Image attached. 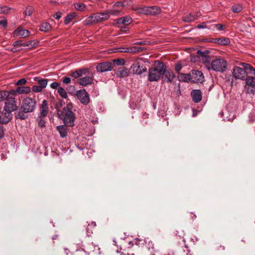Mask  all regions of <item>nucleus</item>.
<instances>
[{"mask_svg": "<svg viewBox=\"0 0 255 255\" xmlns=\"http://www.w3.org/2000/svg\"><path fill=\"white\" fill-rule=\"evenodd\" d=\"M157 64L148 70V79L150 82L157 81L161 75L165 73V65L160 61L156 62Z\"/></svg>", "mask_w": 255, "mask_h": 255, "instance_id": "1", "label": "nucleus"}, {"mask_svg": "<svg viewBox=\"0 0 255 255\" xmlns=\"http://www.w3.org/2000/svg\"><path fill=\"white\" fill-rule=\"evenodd\" d=\"M72 104L70 103L67 104L66 107L63 108L62 112L61 119L65 125L72 127L74 125L75 119V114L72 111Z\"/></svg>", "mask_w": 255, "mask_h": 255, "instance_id": "2", "label": "nucleus"}, {"mask_svg": "<svg viewBox=\"0 0 255 255\" xmlns=\"http://www.w3.org/2000/svg\"><path fill=\"white\" fill-rule=\"evenodd\" d=\"M228 63L226 60L221 58H216L211 62L208 70L223 73L227 68Z\"/></svg>", "mask_w": 255, "mask_h": 255, "instance_id": "3", "label": "nucleus"}, {"mask_svg": "<svg viewBox=\"0 0 255 255\" xmlns=\"http://www.w3.org/2000/svg\"><path fill=\"white\" fill-rule=\"evenodd\" d=\"M36 105V102L34 99L27 97L22 100L20 110L26 113H31L34 111Z\"/></svg>", "mask_w": 255, "mask_h": 255, "instance_id": "4", "label": "nucleus"}, {"mask_svg": "<svg viewBox=\"0 0 255 255\" xmlns=\"http://www.w3.org/2000/svg\"><path fill=\"white\" fill-rule=\"evenodd\" d=\"M4 110L7 112V115L11 114L13 111L17 109L15 99L14 97H8L5 102Z\"/></svg>", "mask_w": 255, "mask_h": 255, "instance_id": "5", "label": "nucleus"}, {"mask_svg": "<svg viewBox=\"0 0 255 255\" xmlns=\"http://www.w3.org/2000/svg\"><path fill=\"white\" fill-rule=\"evenodd\" d=\"M209 51L208 50H205L204 51L198 50L197 52V58L204 63L207 69L209 68V65H210L211 63V58L209 55Z\"/></svg>", "mask_w": 255, "mask_h": 255, "instance_id": "6", "label": "nucleus"}, {"mask_svg": "<svg viewBox=\"0 0 255 255\" xmlns=\"http://www.w3.org/2000/svg\"><path fill=\"white\" fill-rule=\"evenodd\" d=\"M130 69L133 74L140 75L146 71L144 65L139 61H135L130 67Z\"/></svg>", "mask_w": 255, "mask_h": 255, "instance_id": "7", "label": "nucleus"}, {"mask_svg": "<svg viewBox=\"0 0 255 255\" xmlns=\"http://www.w3.org/2000/svg\"><path fill=\"white\" fill-rule=\"evenodd\" d=\"M233 76L236 79L244 80L247 75L246 70L241 67L236 66L233 70Z\"/></svg>", "mask_w": 255, "mask_h": 255, "instance_id": "8", "label": "nucleus"}, {"mask_svg": "<svg viewBox=\"0 0 255 255\" xmlns=\"http://www.w3.org/2000/svg\"><path fill=\"white\" fill-rule=\"evenodd\" d=\"M76 96L82 104L87 105L90 102L89 95L85 90H80L77 92Z\"/></svg>", "mask_w": 255, "mask_h": 255, "instance_id": "9", "label": "nucleus"}, {"mask_svg": "<svg viewBox=\"0 0 255 255\" xmlns=\"http://www.w3.org/2000/svg\"><path fill=\"white\" fill-rule=\"evenodd\" d=\"M113 68V64L109 62L99 63L96 67L97 71L100 73L111 71Z\"/></svg>", "mask_w": 255, "mask_h": 255, "instance_id": "10", "label": "nucleus"}, {"mask_svg": "<svg viewBox=\"0 0 255 255\" xmlns=\"http://www.w3.org/2000/svg\"><path fill=\"white\" fill-rule=\"evenodd\" d=\"M30 32L27 29H23L21 27H17L13 32L14 37H20L26 38L29 35Z\"/></svg>", "mask_w": 255, "mask_h": 255, "instance_id": "11", "label": "nucleus"}, {"mask_svg": "<svg viewBox=\"0 0 255 255\" xmlns=\"http://www.w3.org/2000/svg\"><path fill=\"white\" fill-rule=\"evenodd\" d=\"M96 23L105 21L109 18V13L106 11L103 12H97L93 13Z\"/></svg>", "mask_w": 255, "mask_h": 255, "instance_id": "12", "label": "nucleus"}, {"mask_svg": "<svg viewBox=\"0 0 255 255\" xmlns=\"http://www.w3.org/2000/svg\"><path fill=\"white\" fill-rule=\"evenodd\" d=\"M163 80L167 82H171L175 77L173 72L171 70H166V67L165 65V73H163Z\"/></svg>", "mask_w": 255, "mask_h": 255, "instance_id": "13", "label": "nucleus"}, {"mask_svg": "<svg viewBox=\"0 0 255 255\" xmlns=\"http://www.w3.org/2000/svg\"><path fill=\"white\" fill-rule=\"evenodd\" d=\"M192 74V80L194 82H201L203 81L204 77L201 71L198 70H193Z\"/></svg>", "mask_w": 255, "mask_h": 255, "instance_id": "14", "label": "nucleus"}, {"mask_svg": "<svg viewBox=\"0 0 255 255\" xmlns=\"http://www.w3.org/2000/svg\"><path fill=\"white\" fill-rule=\"evenodd\" d=\"M35 43L34 41H29L26 42H22V40H18L14 42L13 45L15 47H28V48H31L34 47Z\"/></svg>", "mask_w": 255, "mask_h": 255, "instance_id": "15", "label": "nucleus"}, {"mask_svg": "<svg viewBox=\"0 0 255 255\" xmlns=\"http://www.w3.org/2000/svg\"><path fill=\"white\" fill-rule=\"evenodd\" d=\"M192 100L195 103H199L202 100V93L200 90H193L191 93Z\"/></svg>", "mask_w": 255, "mask_h": 255, "instance_id": "16", "label": "nucleus"}, {"mask_svg": "<svg viewBox=\"0 0 255 255\" xmlns=\"http://www.w3.org/2000/svg\"><path fill=\"white\" fill-rule=\"evenodd\" d=\"M200 15V13L198 12L194 13H190L188 15L184 16L183 20L186 22H192L199 17Z\"/></svg>", "mask_w": 255, "mask_h": 255, "instance_id": "17", "label": "nucleus"}, {"mask_svg": "<svg viewBox=\"0 0 255 255\" xmlns=\"http://www.w3.org/2000/svg\"><path fill=\"white\" fill-rule=\"evenodd\" d=\"M93 81V78L92 76H87L80 78L78 80V83L83 86H86L88 85L91 84Z\"/></svg>", "mask_w": 255, "mask_h": 255, "instance_id": "18", "label": "nucleus"}, {"mask_svg": "<svg viewBox=\"0 0 255 255\" xmlns=\"http://www.w3.org/2000/svg\"><path fill=\"white\" fill-rule=\"evenodd\" d=\"M48 111V102L46 100H43L40 108L39 115L46 117Z\"/></svg>", "mask_w": 255, "mask_h": 255, "instance_id": "19", "label": "nucleus"}, {"mask_svg": "<svg viewBox=\"0 0 255 255\" xmlns=\"http://www.w3.org/2000/svg\"><path fill=\"white\" fill-rule=\"evenodd\" d=\"M214 43L221 45H228L230 44V40L227 37H220L216 38Z\"/></svg>", "mask_w": 255, "mask_h": 255, "instance_id": "20", "label": "nucleus"}, {"mask_svg": "<svg viewBox=\"0 0 255 255\" xmlns=\"http://www.w3.org/2000/svg\"><path fill=\"white\" fill-rule=\"evenodd\" d=\"M132 21V18L129 16H125L117 19L118 24H122L125 25H128L131 23Z\"/></svg>", "mask_w": 255, "mask_h": 255, "instance_id": "21", "label": "nucleus"}, {"mask_svg": "<svg viewBox=\"0 0 255 255\" xmlns=\"http://www.w3.org/2000/svg\"><path fill=\"white\" fill-rule=\"evenodd\" d=\"M88 72V69L87 68H82L73 72L71 75L74 78H78L83 75L86 74Z\"/></svg>", "mask_w": 255, "mask_h": 255, "instance_id": "22", "label": "nucleus"}, {"mask_svg": "<svg viewBox=\"0 0 255 255\" xmlns=\"http://www.w3.org/2000/svg\"><path fill=\"white\" fill-rule=\"evenodd\" d=\"M177 78L180 82H188L192 80L191 75L189 74L179 73Z\"/></svg>", "mask_w": 255, "mask_h": 255, "instance_id": "23", "label": "nucleus"}, {"mask_svg": "<svg viewBox=\"0 0 255 255\" xmlns=\"http://www.w3.org/2000/svg\"><path fill=\"white\" fill-rule=\"evenodd\" d=\"M83 24L85 26H91L96 24V20L94 14H92L87 17L83 22Z\"/></svg>", "mask_w": 255, "mask_h": 255, "instance_id": "24", "label": "nucleus"}, {"mask_svg": "<svg viewBox=\"0 0 255 255\" xmlns=\"http://www.w3.org/2000/svg\"><path fill=\"white\" fill-rule=\"evenodd\" d=\"M92 248L89 249L87 247H85L84 249H79L76 250L73 255H89V253L92 250Z\"/></svg>", "mask_w": 255, "mask_h": 255, "instance_id": "25", "label": "nucleus"}, {"mask_svg": "<svg viewBox=\"0 0 255 255\" xmlns=\"http://www.w3.org/2000/svg\"><path fill=\"white\" fill-rule=\"evenodd\" d=\"M132 9L140 14H148L149 13V6L137 7L132 8Z\"/></svg>", "mask_w": 255, "mask_h": 255, "instance_id": "26", "label": "nucleus"}, {"mask_svg": "<svg viewBox=\"0 0 255 255\" xmlns=\"http://www.w3.org/2000/svg\"><path fill=\"white\" fill-rule=\"evenodd\" d=\"M56 128L61 137L63 138L66 136L67 134V128L64 125L58 126L56 127Z\"/></svg>", "mask_w": 255, "mask_h": 255, "instance_id": "27", "label": "nucleus"}, {"mask_svg": "<svg viewBox=\"0 0 255 255\" xmlns=\"http://www.w3.org/2000/svg\"><path fill=\"white\" fill-rule=\"evenodd\" d=\"M160 8L156 6H149V13L148 14L151 15H156L160 13Z\"/></svg>", "mask_w": 255, "mask_h": 255, "instance_id": "28", "label": "nucleus"}, {"mask_svg": "<svg viewBox=\"0 0 255 255\" xmlns=\"http://www.w3.org/2000/svg\"><path fill=\"white\" fill-rule=\"evenodd\" d=\"M51 29H52L51 26L48 22H43L40 25V30L41 31H43L45 32H48L51 30Z\"/></svg>", "mask_w": 255, "mask_h": 255, "instance_id": "29", "label": "nucleus"}, {"mask_svg": "<svg viewBox=\"0 0 255 255\" xmlns=\"http://www.w3.org/2000/svg\"><path fill=\"white\" fill-rule=\"evenodd\" d=\"M34 80L37 82L42 88H45L47 86L48 81L46 79H42L41 77H35Z\"/></svg>", "mask_w": 255, "mask_h": 255, "instance_id": "30", "label": "nucleus"}, {"mask_svg": "<svg viewBox=\"0 0 255 255\" xmlns=\"http://www.w3.org/2000/svg\"><path fill=\"white\" fill-rule=\"evenodd\" d=\"M17 91L19 94H28L31 91V88L28 86H19L17 87Z\"/></svg>", "mask_w": 255, "mask_h": 255, "instance_id": "31", "label": "nucleus"}, {"mask_svg": "<svg viewBox=\"0 0 255 255\" xmlns=\"http://www.w3.org/2000/svg\"><path fill=\"white\" fill-rule=\"evenodd\" d=\"M244 80L246 81V86L255 87V78L252 76H248Z\"/></svg>", "mask_w": 255, "mask_h": 255, "instance_id": "32", "label": "nucleus"}, {"mask_svg": "<svg viewBox=\"0 0 255 255\" xmlns=\"http://www.w3.org/2000/svg\"><path fill=\"white\" fill-rule=\"evenodd\" d=\"M127 69L124 67H120L116 72V75L120 78L125 77L127 76Z\"/></svg>", "mask_w": 255, "mask_h": 255, "instance_id": "33", "label": "nucleus"}, {"mask_svg": "<svg viewBox=\"0 0 255 255\" xmlns=\"http://www.w3.org/2000/svg\"><path fill=\"white\" fill-rule=\"evenodd\" d=\"M45 117L39 115L37 118V122L39 127L40 128H44L45 127Z\"/></svg>", "mask_w": 255, "mask_h": 255, "instance_id": "34", "label": "nucleus"}, {"mask_svg": "<svg viewBox=\"0 0 255 255\" xmlns=\"http://www.w3.org/2000/svg\"><path fill=\"white\" fill-rule=\"evenodd\" d=\"M76 16L75 13H71L68 14L64 19L65 24H69Z\"/></svg>", "mask_w": 255, "mask_h": 255, "instance_id": "35", "label": "nucleus"}, {"mask_svg": "<svg viewBox=\"0 0 255 255\" xmlns=\"http://www.w3.org/2000/svg\"><path fill=\"white\" fill-rule=\"evenodd\" d=\"M26 113V112L21 110L17 112V113L15 114V118L20 120H24L27 118V116L25 114Z\"/></svg>", "mask_w": 255, "mask_h": 255, "instance_id": "36", "label": "nucleus"}, {"mask_svg": "<svg viewBox=\"0 0 255 255\" xmlns=\"http://www.w3.org/2000/svg\"><path fill=\"white\" fill-rule=\"evenodd\" d=\"M232 10L235 13H239L243 9V6L240 4H235L232 6Z\"/></svg>", "mask_w": 255, "mask_h": 255, "instance_id": "37", "label": "nucleus"}, {"mask_svg": "<svg viewBox=\"0 0 255 255\" xmlns=\"http://www.w3.org/2000/svg\"><path fill=\"white\" fill-rule=\"evenodd\" d=\"M8 91H0V102L4 100L6 101V99L8 98Z\"/></svg>", "mask_w": 255, "mask_h": 255, "instance_id": "38", "label": "nucleus"}, {"mask_svg": "<svg viewBox=\"0 0 255 255\" xmlns=\"http://www.w3.org/2000/svg\"><path fill=\"white\" fill-rule=\"evenodd\" d=\"M58 93L62 98L64 99L67 98V93L63 88L59 87L58 89Z\"/></svg>", "mask_w": 255, "mask_h": 255, "instance_id": "39", "label": "nucleus"}, {"mask_svg": "<svg viewBox=\"0 0 255 255\" xmlns=\"http://www.w3.org/2000/svg\"><path fill=\"white\" fill-rule=\"evenodd\" d=\"M122 11V8L116 9L114 7L110 10L106 11L107 12L109 13V16L110 14L113 15H119Z\"/></svg>", "mask_w": 255, "mask_h": 255, "instance_id": "40", "label": "nucleus"}, {"mask_svg": "<svg viewBox=\"0 0 255 255\" xmlns=\"http://www.w3.org/2000/svg\"><path fill=\"white\" fill-rule=\"evenodd\" d=\"M132 49L131 47H120L118 48L117 52H125V53H132Z\"/></svg>", "mask_w": 255, "mask_h": 255, "instance_id": "41", "label": "nucleus"}, {"mask_svg": "<svg viewBox=\"0 0 255 255\" xmlns=\"http://www.w3.org/2000/svg\"><path fill=\"white\" fill-rule=\"evenodd\" d=\"M246 92L248 94L254 95L255 94V87L245 86Z\"/></svg>", "mask_w": 255, "mask_h": 255, "instance_id": "42", "label": "nucleus"}, {"mask_svg": "<svg viewBox=\"0 0 255 255\" xmlns=\"http://www.w3.org/2000/svg\"><path fill=\"white\" fill-rule=\"evenodd\" d=\"M75 8L79 11H83L86 8V5L83 3H76L75 4Z\"/></svg>", "mask_w": 255, "mask_h": 255, "instance_id": "43", "label": "nucleus"}, {"mask_svg": "<svg viewBox=\"0 0 255 255\" xmlns=\"http://www.w3.org/2000/svg\"><path fill=\"white\" fill-rule=\"evenodd\" d=\"M11 8L7 6L0 7V14H7L9 12Z\"/></svg>", "mask_w": 255, "mask_h": 255, "instance_id": "44", "label": "nucleus"}, {"mask_svg": "<svg viewBox=\"0 0 255 255\" xmlns=\"http://www.w3.org/2000/svg\"><path fill=\"white\" fill-rule=\"evenodd\" d=\"M113 62L117 66H122L124 65L125 63V61L124 59H118L114 60Z\"/></svg>", "mask_w": 255, "mask_h": 255, "instance_id": "45", "label": "nucleus"}, {"mask_svg": "<svg viewBox=\"0 0 255 255\" xmlns=\"http://www.w3.org/2000/svg\"><path fill=\"white\" fill-rule=\"evenodd\" d=\"M33 11V8L31 6H28L26 8V10L25 11V14L26 15L30 16Z\"/></svg>", "mask_w": 255, "mask_h": 255, "instance_id": "46", "label": "nucleus"}, {"mask_svg": "<svg viewBox=\"0 0 255 255\" xmlns=\"http://www.w3.org/2000/svg\"><path fill=\"white\" fill-rule=\"evenodd\" d=\"M18 92L17 91V88L16 90H11L8 92V97H14L16 96Z\"/></svg>", "mask_w": 255, "mask_h": 255, "instance_id": "47", "label": "nucleus"}, {"mask_svg": "<svg viewBox=\"0 0 255 255\" xmlns=\"http://www.w3.org/2000/svg\"><path fill=\"white\" fill-rule=\"evenodd\" d=\"M43 88L40 86L34 85L32 87L33 91L35 92H40L42 91Z\"/></svg>", "mask_w": 255, "mask_h": 255, "instance_id": "48", "label": "nucleus"}, {"mask_svg": "<svg viewBox=\"0 0 255 255\" xmlns=\"http://www.w3.org/2000/svg\"><path fill=\"white\" fill-rule=\"evenodd\" d=\"M208 24H209L208 22H203L201 24L198 25L197 27L199 29L207 28Z\"/></svg>", "mask_w": 255, "mask_h": 255, "instance_id": "49", "label": "nucleus"}, {"mask_svg": "<svg viewBox=\"0 0 255 255\" xmlns=\"http://www.w3.org/2000/svg\"><path fill=\"white\" fill-rule=\"evenodd\" d=\"M96 226V222H92L91 223H90L88 225V226L86 228L87 231L88 232V230H89L90 228H92L93 229V228H95Z\"/></svg>", "mask_w": 255, "mask_h": 255, "instance_id": "50", "label": "nucleus"}, {"mask_svg": "<svg viewBox=\"0 0 255 255\" xmlns=\"http://www.w3.org/2000/svg\"><path fill=\"white\" fill-rule=\"evenodd\" d=\"M26 83V80L24 78H22L18 80L16 82L17 85H23Z\"/></svg>", "mask_w": 255, "mask_h": 255, "instance_id": "51", "label": "nucleus"}, {"mask_svg": "<svg viewBox=\"0 0 255 255\" xmlns=\"http://www.w3.org/2000/svg\"><path fill=\"white\" fill-rule=\"evenodd\" d=\"M132 4L131 0H125L123 1V6H130Z\"/></svg>", "mask_w": 255, "mask_h": 255, "instance_id": "52", "label": "nucleus"}, {"mask_svg": "<svg viewBox=\"0 0 255 255\" xmlns=\"http://www.w3.org/2000/svg\"><path fill=\"white\" fill-rule=\"evenodd\" d=\"M131 48L132 49V50L134 51H132V52H139L143 50V48L142 47H131Z\"/></svg>", "mask_w": 255, "mask_h": 255, "instance_id": "53", "label": "nucleus"}, {"mask_svg": "<svg viewBox=\"0 0 255 255\" xmlns=\"http://www.w3.org/2000/svg\"><path fill=\"white\" fill-rule=\"evenodd\" d=\"M62 82L64 84H68L70 83L71 79L69 77H65L62 78Z\"/></svg>", "mask_w": 255, "mask_h": 255, "instance_id": "54", "label": "nucleus"}, {"mask_svg": "<svg viewBox=\"0 0 255 255\" xmlns=\"http://www.w3.org/2000/svg\"><path fill=\"white\" fill-rule=\"evenodd\" d=\"M242 65L243 66H244V69H245L246 70H250L251 69V68L253 67L250 64H247V63H243L242 64Z\"/></svg>", "mask_w": 255, "mask_h": 255, "instance_id": "55", "label": "nucleus"}, {"mask_svg": "<svg viewBox=\"0 0 255 255\" xmlns=\"http://www.w3.org/2000/svg\"><path fill=\"white\" fill-rule=\"evenodd\" d=\"M60 84L57 82H53L50 84V87L53 89H56L59 86Z\"/></svg>", "mask_w": 255, "mask_h": 255, "instance_id": "56", "label": "nucleus"}, {"mask_svg": "<svg viewBox=\"0 0 255 255\" xmlns=\"http://www.w3.org/2000/svg\"><path fill=\"white\" fill-rule=\"evenodd\" d=\"M7 22L6 19H2L0 20V25L3 27H5L7 26Z\"/></svg>", "mask_w": 255, "mask_h": 255, "instance_id": "57", "label": "nucleus"}, {"mask_svg": "<svg viewBox=\"0 0 255 255\" xmlns=\"http://www.w3.org/2000/svg\"><path fill=\"white\" fill-rule=\"evenodd\" d=\"M182 68V66L180 64H177L175 66V70L177 73H179Z\"/></svg>", "mask_w": 255, "mask_h": 255, "instance_id": "58", "label": "nucleus"}, {"mask_svg": "<svg viewBox=\"0 0 255 255\" xmlns=\"http://www.w3.org/2000/svg\"><path fill=\"white\" fill-rule=\"evenodd\" d=\"M214 26H215V28L219 30H223L224 25L222 24H216V25Z\"/></svg>", "mask_w": 255, "mask_h": 255, "instance_id": "59", "label": "nucleus"}, {"mask_svg": "<svg viewBox=\"0 0 255 255\" xmlns=\"http://www.w3.org/2000/svg\"><path fill=\"white\" fill-rule=\"evenodd\" d=\"M55 19H59L61 17V13L60 12H56L53 15Z\"/></svg>", "mask_w": 255, "mask_h": 255, "instance_id": "60", "label": "nucleus"}, {"mask_svg": "<svg viewBox=\"0 0 255 255\" xmlns=\"http://www.w3.org/2000/svg\"><path fill=\"white\" fill-rule=\"evenodd\" d=\"M114 7H124L123 6V2H122V1L116 2L114 4Z\"/></svg>", "mask_w": 255, "mask_h": 255, "instance_id": "61", "label": "nucleus"}, {"mask_svg": "<svg viewBox=\"0 0 255 255\" xmlns=\"http://www.w3.org/2000/svg\"><path fill=\"white\" fill-rule=\"evenodd\" d=\"M4 136V131L3 127L0 126V139L3 137Z\"/></svg>", "mask_w": 255, "mask_h": 255, "instance_id": "62", "label": "nucleus"}, {"mask_svg": "<svg viewBox=\"0 0 255 255\" xmlns=\"http://www.w3.org/2000/svg\"><path fill=\"white\" fill-rule=\"evenodd\" d=\"M216 24H211L209 22V24L207 25V28L209 29L214 30L215 28V26H214Z\"/></svg>", "mask_w": 255, "mask_h": 255, "instance_id": "63", "label": "nucleus"}, {"mask_svg": "<svg viewBox=\"0 0 255 255\" xmlns=\"http://www.w3.org/2000/svg\"><path fill=\"white\" fill-rule=\"evenodd\" d=\"M128 30V28L127 27L123 26L121 27V31L123 32H126Z\"/></svg>", "mask_w": 255, "mask_h": 255, "instance_id": "64", "label": "nucleus"}]
</instances>
